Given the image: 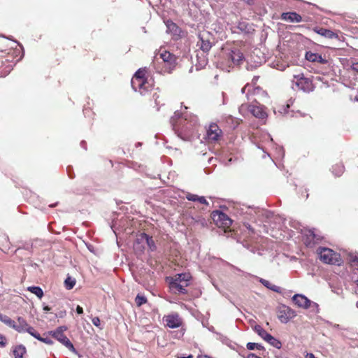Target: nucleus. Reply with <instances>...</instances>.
Listing matches in <instances>:
<instances>
[{
    "instance_id": "obj_1",
    "label": "nucleus",
    "mask_w": 358,
    "mask_h": 358,
    "mask_svg": "<svg viewBox=\"0 0 358 358\" xmlns=\"http://www.w3.org/2000/svg\"><path fill=\"white\" fill-rule=\"evenodd\" d=\"M146 68L139 69L131 78L133 89L138 92L142 96H145L155 91L154 83L152 79L148 80Z\"/></svg>"
},
{
    "instance_id": "obj_2",
    "label": "nucleus",
    "mask_w": 358,
    "mask_h": 358,
    "mask_svg": "<svg viewBox=\"0 0 358 358\" xmlns=\"http://www.w3.org/2000/svg\"><path fill=\"white\" fill-rule=\"evenodd\" d=\"M0 321L3 322L9 327L15 329L18 333L27 332L31 336H32L36 331V329L33 327L30 326L27 323V322L24 317L20 316H18L17 317V322H15L8 316L3 315L2 313H0Z\"/></svg>"
},
{
    "instance_id": "obj_3",
    "label": "nucleus",
    "mask_w": 358,
    "mask_h": 358,
    "mask_svg": "<svg viewBox=\"0 0 358 358\" xmlns=\"http://www.w3.org/2000/svg\"><path fill=\"white\" fill-rule=\"evenodd\" d=\"M67 330V327L66 326H60L57 327L55 330L50 331L47 333L43 334L44 336L50 335L52 338H55L62 345H64L66 348H67L70 351L75 352L76 349L71 342V341L64 335V332Z\"/></svg>"
},
{
    "instance_id": "obj_4",
    "label": "nucleus",
    "mask_w": 358,
    "mask_h": 358,
    "mask_svg": "<svg viewBox=\"0 0 358 358\" xmlns=\"http://www.w3.org/2000/svg\"><path fill=\"white\" fill-rule=\"evenodd\" d=\"M317 252L320 255V260L324 263L329 264H339L340 255L333 250L327 248H319Z\"/></svg>"
},
{
    "instance_id": "obj_5",
    "label": "nucleus",
    "mask_w": 358,
    "mask_h": 358,
    "mask_svg": "<svg viewBox=\"0 0 358 358\" xmlns=\"http://www.w3.org/2000/svg\"><path fill=\"white\" fill-rule=\"evenodd\" d=\"M211 217L215 225L223 229L224 231H227L230 229L232 220L227 214L219 210H215L212 213Z\"/></svg>"
},
{
    "instance_id": "obj_6",
    "label": "nucleus",
    "mask_w": 358,
    "mask_h": 358,
    "mask_svg": "<svg viewBox=\"0 0 358 358\" xmlns=\"http://www.w3.org/2000/svg\"><path fill=\"white\" fill-rule=\"evenodd\" d=\"M223 136L222 129L216 123H210L206 129L205 139L208 143H218Z\"/></svg>"
},
{
    "instance_id": "obj_7",
    "label": "nucleus",
    "mask_w": 358,
    "mask_h": 358,
    "mask_svg": "<svg viewBox=\"0 0 358 358\" xmlns=\"http://www.w3.org/2000/svg\"><path fill=\"white\" fill-rule=\"evenodd\" d=\"M159 56L164 63V71L171 73L176 66V57L170 52L164 50L159 51Z\"/></svg>"
},
{
    "instance_id": "obj_8",
    "label": "nucleus",
    "mask_w": 358,
    "mask_h": 358,
    "mask_svg": "<svg viewBox=\"0 0 358 358\" xmlns=\"http://www.w3.org/2000/svg\"><path fill=\"white\" fill-rule=\"evenodd\" d=\"M198 37L199 41L196 45L203 52H208L212 48V35L208 31H202L199 34Z\"/></svg>"
},
{
    "instance_id": "obj_9",
    "label": "nucleus",
    "mask_w": 358,
    "mask_h": 358,
    "mask_svg": "<svg viewBox=\"0 0 358 358\" xmlns=\"http://www.w3.org/2000/svg\"><path fill=\"white\" fill-rule=\"evenodd\" d=\"M294 81L298 87L304 92H308L313 90L312 80L308 78L304 77L303 74L294 76Z\"/></svg>"
},
{
    "instance_id": "obj_10",
    "label": "nucleus",
    "mask_w": 358,
    "mask_h": 358,
    "mask_svg": "<svg viewBox=\"0 0 358 358\" xmlns=\"http://www.w3.org/2000/svg\"><path fill=\"white\" fill-rule=\"evenodd\" d=\"M164 322L166 325L171 329H176L182 325V320L178 313H173L163 317Z\"/></svg>"
},
{
    "instance_id": "obj_11",
    "label": "nucleus",
    "mask_w": 358,
    "mask_h": 358,
    "mask_svg": "<svg viewBox=\"0 0 358 358\" xmlns=\"http://www.w3.org/2000/svg\"><path fill=\"white\" fill-rule=\"evenodd\" d=\"M243 59V55L240 50L235 48L231 50L226 54L227 65L230 67L234 65H238Z\"/></svg>"
},
{
    "instance_id": "obj_12",
    "label": "nucleus",
    "mask_w": 358,
    "mask_h": 358,
    "mask_svg": "<svg viewBox=\"0 0 358 358\" xmlns=\"http://www.w3.org/2000/svg\"><path fill=\"white\" fill-rule=\"evenodd\" d=\"M296 316V313L291 308L283 306H282L278 313V317L282 323H287L289 320Z\"/></svg>"
},
{
    "instance_id": "obj_13",
    "label": "nucleus",
    "mask_w": 358,
    "mask_h": 358,
    "mask_svg": "<svg viewBox=\"0 0 358 358\" xmlns=\"http://www.w3.org/2000/svg\"><path fill=\"white\" fill-rule=\"evenodd\" d=\"M6 50H0V76H3L10 72L12 67L10 64V60L6 57Z\"/></svg>"
},
{
    "instance_id": "obj_14",
    "label": "nucleus",
    "mask_w": 358,
    "mask_h": 358,
    "mask_svg": "<svg viewBox=\"0 0 358 358\" xmlns=\"http://www.w3.org/2000/svg\"><path fill=\"white\" fill-rule=\"evenodd\" d=\"M189 285V283L180 282V280H174L171 278L169 282V288L174 294H187V291L186 287Z\"/></svg>"
},
{
    "instance_id": "obj_15",
    "label": "nucleus",
    "mask_w": 358,
    "mask_h": 358,
    "mask_svg": "<svg viewBox=\"0 0 358 358\" xmlns=\"http://www.w3.org/2000/svg\"><path fill=\"white\" fill-rule=\"evenodd\" d=\"M313 31L325 38L339 40L338 34L330 29L320 26H315L313 28Z\"/></svg>"
},
{
    "instance_id": "obj_16",
    "label": "nucleus",
    "mask_w": 358,
    "mask_h": 358,
    "mask_svg": "<svg viewBox=\"0 0 358 358\" xmlns=\"http://www.w3.org/2000/svg\"><path fill=\"white\" fill-rule=\"evenodd\" d=\"M142 243H146L148 247L149 248V249L151 251H155L157 249L155 243L152 237L150 236L149 235H148L145 233H142L139 235L136 241L135 242L134 247L137 248L138 245Z\"/></svg>"
},
{
    "instance_id": "obj_17",
    "label": "nucleus",
    "mask_w": 358,
    "mask_h": 358,
    "mask_svg": "<svg viewBox=\"0 0 358 358\" xmlns=\"http://www.w3.org/2000/svg\"><path fill=\"white\" fill-rule=\"evenodd\" d=\"M280 19L283 21L292 23L301 22L303 21L301 15L296 12L282 13L280 15Z\"/></svg>"
},
{
    "instance_id": "obj_18",
    "label": "nucleus",
    "mask_w": 358,
    "mask_h": 358,
    "mask_svg": "<svg viewBox=\"0 0 358 358\" xmlns=\"http://www.w3.org/2000/svg\"><path fill=\"white\" fill-rule=\"evenodd\" d=\"M292 301L297 306L305 309L310 306L311 301L302 294H296L293 296Z\"/></svg>"
},
{
    "instance_id": "obj_19",
    "label": "nucleus",
    "mask_w": 358,
    "mask_h": 358,
    "mask_svg": "<svg viewBox=\"0 0 358 358\" xmlns=\"http://www.w3.org/2000/svg\"><path fill=\"white\" fill-rule=\"evenodd\" d=\"M167 31L170 33L172 36L177 39L181 36V29L172 21H167L166 22Z\"/></svg>"
},
{
    "instance_id": "obj_20",
    "label": "nucleus",
    "mask_w": 358,
    "mask_h": 358,
    "mask_svg": "<svg viewBox=\"0 0 358 358\" xmlns=\"http://www.w3.org/2000/svg\"><path fill=\"white\" fill-rule=\"evenodd\" d=\"M306 59L311 62H317L322 64L327 63V60L322 57L321 55L308 51L306 53Z\"/></svg>"
},
{
    "instance_id": "obj_21",
    "label": "nucleus",
    "mask_w": 358,
    "mask_h": 358,
    "mask_svg": "<svg viewBox=\"0 0 358 358\" xmlns=\"http://www.w3.org/2000/svg\"><path fill=\"white\" fill-rule=\"evenodd\" d=\"M186 199L188 201H197L201 204H204L206 206L209 205V203L206 201V198L204 196H200L197 194H192V193H187L186 194Z\"/></svg>"
},
{
    "instance_id": "obj_22",
    "label": "nucleus",
    "mask_w": 358,
    "mask_h": 358,
    "mask_svg": "<svg viewBox=\"0 0 358 358\" xmlns=\"http://www.w3.org/2000/svg\"><path fill=\"white\" fill-rule=\"evenodd\" d=\"M344 171L345 166L341 162L336 163V164L332 166L331 172L336 177H340L341 176H342Z\"/></svg>"
},
{
    "instance_id": "obj_23",
    "label": "nucleus",
    "mask_w": 358,
    "mask_h": 358,
    "mask_svg": "<svg viewBox=\"0 0 358 358\" xmlns=\"http://www.w3.org/2000/svg\"><path fill=\"white\" fill-rule=\"evenodd\" d=\"M260 282L263 285H264L266 287H267L268 289H269L275 292H277V293H281V291H282L281 287L271 283L268 280L262 278L260 280Z\"/></svg>"
},
{
    "instance_id": "obj_24",
    "label": "nucleus",
    "mask_w": 358,
    "mask_h": 358,
    "mask_svg": "<svg viewBox=\"0 0 358 358\" xmlns=\"http://www.w3.org/2000/svg\"><path fill=\"white\" fill-rule=\"evenodd\" d=\"M13 352L15 358H22L26 349L22 345H19L14 348Z\"/></svg>"
},
{
    "instance_id": "obj_25",
    "label": "nucleus",
    "mask_w": 358,
    "mask_h": 358,
    "mask_svg": "<svg viewBox=\"0 0 358 358\" xmlns=\"http://www.w3.org/2000/svg\"><path fill=\"white\" fill-rule=\"evenodd\" d=\"M27 290L31 293L35 294L39 299H41L44 295L43 289L38 286L28 287Z\"/></svg>"
},
{
    "instance_id": "obj_26",
    "label": "nucleus",
    "mask_w": 358,
    "mask_h": 358,
    "mask_svg": "<svg viewBox=\"0 0 358 358\" xmlns=\"http://www.w3.org/2000/svg\"><path fill=\"white\" fill-rule=\"evenodd\" d=\"M174 280H180V282L182 283H189V281L191 279V275L189 273H180L175 275L174 278H172Z\"/></svg>"
},
{
    "instance_id": "obj_27",
    "label": "nucleus",
    "mask_w": 358,
    "mask_h": 358,
    "mask_svg": "<svg viewBox=\"0 0 358 358\" xmlns=\"http://www.w3.org/2000/svg\"><path fill=\"white\" fill-rule=\"evenodd\" d=\"M255 331L260 336L264 341H266L267 338L271 335L266 330H264L260 325H256L255 327Z\"/></svg>"
},
{
    "instance_id": "obj_28",
    "label": "nucleus",
    "mask_w": 358,
    "mask_h": 358,
    "mask_svg": "<svg viewBox=\"0 0 358 358\" xmlns=\"http://www.w3.org/2000/svg\"><path fill=\"white\" fill-rule=\"evenodd\" d=\"M33 337L36 338L37 340L47 344V345H52L54 343L53 341L48 337H43L41 336L36 331L32 335Z\"/></svg>"
},
{
    "instance_id": "obj_29",
    "label": "nucleus",
    "mask_w": 358,
    "mask_h": 358,
    "mask_svg": "<svg viewBox=\"0 0 358 358\" xmlns=\"http://www.w3.org/2000/svg\"><path fill=\"white\" fill-rule=\"evenodd\" d=\"M266 341L268 342L272 346L276 348L277 349H280L282 347L281 342L278 339L275 338L271 335L269 336V337L267 338Z\"/></svg>"
},
{
    "instance_id": "obj_30",
    "label": "nucleus",
    "mask_w": 358,
    "mask_h": 358,
    "mask_svg": "<svg viewBox=\"0 0 358 358\" xmlns=\"http://www.w3.org/2000/svg\"><path fill=\"white\" fill-rule=\"evenodd\" d=\"M348 261L351 266L358 269V254H350L348 255Z\"/></svg>"
},
{
    "instance_id": "obj_31",
    "label": "nucleus",
    "mask_w": 358,
    "mask_h": 358,
    "mask_svg": "<svg viewBox=\"0 0 358 358\" xmlns=\"http://www.w3.org/2000/svg\"><path fill=\"white\" fill-rule=\"evenodd\" d=\"M152 99L155 101V103L156 106L159 108L160 106L164 105V103L162 101V99H160V95L158 94L157 92H154L152 93Z\"/></svg>"
},
{
    "instance_id": "obj_32",
    "label": "nucleus",
    "mask_w": 358,
    "mask_h": 358,
    "mask_svg": "<svg viewBox=\"0 0 358 358\" xmlns=\"http://www.w3.org/2000/svg\"><path fill=\"white\" fill-rule=\"evenodd\" d=\"M76 285V280L71 277H67L64 281L65 287L67 289H71Z\"/></svg>"
},
{
    "instance_id": "obj_33",
    "label": "nucleus",
    "mask_w": 358,
    "mask_h": 358,
    "mask_svg": "<svg viewBox=\"0 0 358 358\" xmlns=\"http://www.w3.org/2000/svg\"><path fill=\"white\" fill-rule=\"evenodd\" d=\"M252 114L259 118H263L265 115V113L262 110V109L259 107H253L251 110Z\"/></svg>"
},
{
    "instance_id": "obj_34",
    "label": "nucleus",
    "mask_w": 358,
    "mask_h": 358,
    "mask_svg": "<svg viewBox=\"0 0 358 358\" xmlns=\"http://www.w3.org/2000/svg\"><path fill=\"white\" fill-rule=\"evenodd\" d=\"M246 347L249 350H254L255 349H257L259 350H264V346L256 343H248Z\"/></svg>"
},
{
    "instance_id": "obj_35",
    "label": "nucleus",
    "mask_w": 358,
    "mask_h": 358,
    "mask_svg": "<svg viewBox=\"0 0 358 358\" xmlns=\"http://www.w3.org/2000/svg\"><path fill=\"white\" fill-rule=\"evenodd\" d=\"M135 302H136L137 306H141L143 304H145L147 303V299L144 296L138 294L136 296Z\"/></svg>"
},
{
    "instance_id": "obj_36",
    "label": "nucleus",
    "mask_w": 358,
    "mask_h": 358,
    "mask_svg": "<svg viewBox=\"0 0 358 358\" xmlns=\"http://www.w3.org/2000/svg\"><path fill=\"white\" fill-rule=\"evenodd\" d=\"M7 340L4 335L0 334V346L5 347L6 345Z\"/></svg>"
},
{
    "instance_id": "obj_37",
    "label": "nucleus",
    "mask_w": 358,
    "mask_h": 358,
    "mask_svg": "<svg viewBox=\"0 0 358 358\" xmlns=\"http://www.w3.org/2000/svg\"><path fill=\"white\" fill-rule=\"evenodd\" d=\"M66 315V311L65 310H60L55 314L56 317H59V318H63Z\"/></svg>"
},
{
    "instance_id": "obj_38",
    "label": "nucleus",
    "mask_w": 358,
    "mask_h": 358,
    "mask_svg": "<svg viewBox=\"0 0 358 358\" xmlns=\"http://www.w3.org/2000/svg\"><path fill=\"white\" fill-rule=\"evenodd\" d=\"M92 322L94 326L98 327H99L101 325V321L98 317H94V318H92Z\"/></svg>"
},
{
    "instance_id": "obj_39",
    "label": "nucleus",
    "mask_w": 358,
    "mask_h": 358,
    "mask_svg": "<svg viewBox=\"0 0 358 358\" xmlns=\"http://www.w3.org/2000/svg\"><path fill=\"white\" fill-rule=\"evenodd\" d=\"M76 312L78 314L80 315L83 313V309L81 306H77L76 307Z\"/></svg>"
},
{
    "instance_id": "obj_40",
    "label": "nucleus",
    "mask_w": 358,
    "mask_h": 358,
    "mask_svg": "<svg viewBox=\"0 0 358 358\" xmlns=\"http://www.w3.org/2000/svg\"><path fill=\"white\" fill-rule=\"evenodd\" d=\"M247 358H262L259 356H257L254 353H250L248 355V357Z\"/></svg>"
},
{
    "instance_id": "obj_41",
    "label": "nucleus",
    "mask_w": 358,
    "mask_h": 358,
    "mask_svg": "<svg viewBox=\"0 0 358 358\" xmlns=\"http://www.w3.org/2000/svg\"><path fill=\"white\" fill-rule=\"evenodd\" d=\"M352 69L358 72V63L357 64H354L352 66Z\"/></svg>"
},
{
    "instance_id": "obj_42",
    "label": "nucleus",
    "mask_w": 358,
    "mask_h": 358,
    "mask_svg": "<svg viewBox=\"0 0 358 358\" xmlns=\"http://www.w3.org/2000/svg\"><path fill=\"white\" fill-rule=\"evenodd\" d=\"M43 310L44 311L48 312V311H50L51 310V308L50 306H43Z\"/></svg>"
},
{
    "instance_id": "obj_43",
    "label": "nucleus",
    "mask_w": 358,
    "mask_h": 358,
    "mask_svg": "<svg viewBox=\"0 0 358 358\" xmlns=\"http://www.w3.org/2000/svg\"><path fill=\"white\" fill-rule=\"evenodd\" d=\"M259 76H255V77L253 78V79H252V82H253L254 83H256V82L257 81V80L259 79Z\"/></svg>"
},
{
    "instance_id": "obj_44",
    "label": "nucleus",
    "mask_w": 358,
    "mask_h": 358,
    "mask_svg": "<svg viewBox=\"0 0 358 358\" xmlns=\"http://www.w3.org/2000/svg\"><path fill=\"white\" fill-rule=\"evenodd\" d=\"M177 358H194L193 355H189V356L187 357H178Z\"/></svg>"
},
{
    "instance_id": "obj_45",
    "label": "nucleus",
    "mask_w": 358,
    "mask_h": 358,
    "mask_svg": "<svg viewBox=\"0 0 358 358\" xmlns=\"http://www.w3.org/2000/svg\"><path fill=\"white\" fill-rule=\"evenodd\" d=\"M57 203L50 205V207L53 208L56 206Z\"/></svg>"
},
{
    "instance_id": "obj_46",
    "label": "nucleus",
    "mask_w": 358,
    "mask_h": 358,
    "mask_svg": "<svg viewBox=\"0 0 358 358\" xmlns=\"http://www.w3.org/2000/svg\"><path fill=\"white\" fill-rule=\"evenodd\" d=\"M356 284L358 286V279L356 280Z\"/></svg>"
},
{
    "instance_id": "obj_47",
    "label": "nucleus",
    "mask_w": 358,
    "mask_h": 358,
    "mask_svg": "<svg viewBox=\"0 0 358 358\" xmlns=\"http://www.w3.org/2000/svg\"><path fill=\"white\" fill-rule=\"evenodd\" d=\"M356 305H357V307L358 308V301L357 302V304H356Z\"/></svg>"
}]
</instances>
